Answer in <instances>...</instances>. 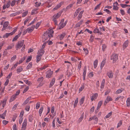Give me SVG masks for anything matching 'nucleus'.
<instances>
[{
    "label": "nucleus",
    "mask_w": 130,
    "mask_h": 130,
    "mask_svg": "<svg viewBox=\"0 0 130 130\" xmlns=\"http://www.w3.org/2000/svg\"><path fill=\"white\" fill-rule=\"evenodd\" d=\"M28 12V11H27L23 12L22 14V17H25L27 14Z\"/></svg>",
    "instance_id": "a18cd8bd"
},
{
    "label": "nucleus",
    "mask_w": 130,
    "mask_h": 130,
    "mask_svg": "<svg viewBox=\"0 0 130 130\" xmlns=\"http://www.w3.org/2000/svg\"><path fill=\"white\" fill-rule=\"evenodd\" d=\"M64 3V1H61L53 9V10H56L60 8L62 5H63Z\"/></svg>",
    "instance_id": "6e6552de"
},
{
    "label": "nucleus",
    "mask_w": 130,
    "mask_h": 130,
    "mask_svg": "<svg viewBox=\"0 0 130 130\" xmlns=\"http://www.w3.org/2000/svg\"><path fill=\"white\" fill-rule=\"evenodd\" d=\"M30 108V106L29 105H27L26 106L25 110H26V111H29Z\"/></svg>",
    "instance_id": "8fccbe9b"
},
{
    "label": "nucleus",
    "mask_w": 130,
    "mask_h": 130,
    "mask_svg": "<svg viewBox=\"0 0 130 130\" xmlns=\"http://www.w3.org/2000/svg\"><path fill=\"white\" fill-rule=\"evenodd\" d=\"M6 112L7 111L6 110L2 114L0 115V118H1L3 119H5V117L6 116Z\"/></svg>",
    "instance_id": "bb28decb"
},
{
    "label": "nucleus",
    "mask_w": 130,
    "mask_h": 130,
    "mask_svg": "<svg viewBox=\"0 0 130 130\" xmlns=\"http://www.w3.org/2000/svg\"><path fill=\"white\" fill-rule=\"evenodd\" d=\"M118 55L117 54H113L111 57V60L113 63L115 62L118 59Z\"/></svg>",
    "instance_id": "20e7f679"
},
{
    "label": "nucleus",
    "mask_w": 130,
    "mask_h": 130,
    "mask_svg": "<svg viewBox=\"0 0 130 130\" xmlns=\"http://www.w3.org/2000/svg\"><path fill=\"white\" fill-rule=\"evenodd\" d=\"M64 19H62L61 20V22L59 25V29H61L66 25L67 21H65L64 22Z\"/></svg>",
    "instance_id": "f03ea898"
},
{
    "label": "nucleus",
    "mask_w": 130,
    "mask_h": 130,
    "mask_svg": "<svg viewBox=\"0 0 130 130\" xmlns=\"http://www.w3.org/2000/svg\"><path fill=\"white\" fill-rule=\"evenodd\" d=\"M61 15V14L60 13H57L56 14H54L53 17V20L55 23V25H57L58 22L56 20V19L59 18Z\"/></svg>",
    "instance_id": "7ed1b4c3"
},
{
    "label": "nucleus",
    "mask_w": 130,
    "mask_h": 130,
    "mask_svg": "<svg viewBox=\"0 0 130 130\" xmlns=\"http://www.w3.org/2000/svg\"><path fill=\"white\" fill-rule=\"evenodd\" d=\"M71 37L70 35H69L67 37V38L66 41V42L68 44H71Z\"/></svg>",
    "instance_id": "f3484780"
},
{
    "label": "nucleus",
    "mask_w": 130,
    "mask_h": 130,
    "mask_svg": "<svg viewBox=\"0 0 130 130\" xmlns=\"http://www.w3.org/2000/svg\"><path fill=\"white\" fill-rule=\"evenodd\" d=\"M85 97L83 96L80 100L79 101V103L80 105H82L83 104L85 100Z\"/></svg>",
    "instance_id": "a878e982"
},
{
    "label": "nucleus",
    "mask_w": 130,
    "mask_h": 130,
    "mask_svg": "<svg viewBox=\"0 0 130 130\" xmlns=\"http://www.w3.org/2000/svg\"><path fill=\"white\" fill-rule=\"evenodd\" d=\"M46 77L48 78H50L52 76L53 74V72L50 70L46 72Z\"/></svg>",
    "instance_id": "423d86ee"
},
{
    "label": "nucleus",
    "mask_w": 130,
    "mask_h": 130,
    "mask_svg": "<svg viewBox=\"0 0 130 130\" xmlns=\"http://www.w3.org/2000/svg\"><path fill=\"white\" fill-rule=\"evenodd\" d=\"M44 53V51L43 50L40 49L38 51L37 53L38 55L42 56Z\"/></svg>",
    "instance_id": "4468645a"
},
{
    "label": "nucleus",
    "mask_w": 130,
    "mask_h": 130,
    "mask_svg": "<svg viewBox=\"0 0 130 130\" xmlns=\"http://www.w3.org/2000/svg\"><path fill=\"white\" fill-rule=\"evenodd\" d=\"M27 124V121L26 119H25L23 123L22 126L26 127V126Z\"/></svg>",
    "instance_id": "4be33fe9"
},
{
    "label": "nucleus",
    "mask_w": 130,
    "mask_h": 130,
    "mask_svg": "<svg viewBox=\"0 0 130 130\" xmlns=\"http://www.w3.org/2000/svg\"><path fill=\"white\" fill-rule=\"evenodd\" d=\"M13 130H18L17 128L16 127V124H14L13 126Z\"/></svg>",
    "instance_id": "052dcab7"
},
{
    "label": "nucleus",
    "mask_w": 130,
    "mask_h": 130,
    "mask_svg": "<svg viewBox=\"0 0 130 130\" xmlns=\"http://www.w3.org/2000/svg\"><path fill=\"white\" fill-rule=\"evenodd\" d=\"M28 119L30 122H31L32 120V116L31 115H30L29 116Z\"/></svg>",
    "instance_id": "69168bd1"
},
{
    "label": "nucleus",
    "mask_w": 130,
    "mask_h": 130,
    "mask_svg": "<svg viewBox=\"0 0 130 130\" xmlns=\"http://www.w3.org/2000/svg\"><path fill=\"white\" fill-rule=\"evenodd\" d=\"M92 118L93 119V120H94V123H97L98 121V118L96 116H93L92 117Z\"/></svg>",
    "instance_id": "c85d7f7f"
},
{
    "label": "nucleus",
    "mask_w": 130,
    "mask_h": 130,
    "mask_svg": "<svg viewBox=\"0 0 130 130\" xmlns=\"http://www.w3.org/2000/svg\"><path fill=\"white\" fill-rule=\"evenodd\" d=\"M4 44V42L3 41L0 43V50L2 49V47Z\"/></svg>",
    "instance_id": "864d4df0"
},
{
    "label": "nucleus",
    "mask_w": 130,
    "mask_h": 130,
    "mask_svg": "<svg viewBox=\"0 0 130 130\" xmlns=\"http://www.w3.org/2000/svg\"><path fill=\"white\" fill-rule=\"evenodd\" d=\"M122 91V90L120 89H118L116 91V94H119L121 93Z\"/></svg>",
    "instance_id": "6e6d98bb"
},
{
    "label": "nucleus",
    "mask_w": 130,
    "mask_h": 130,
    "mask_svg": "<svg viewBox=\"0 0 130 130\" xmlns=\"http://www.w3.org/2000/svg\"><path fill=\"white\" fill-rule=\"evenodd\" d=\"M78 98H77L74 102V107H75L77 105V104L78 103Z\"/></svg>",
    "instance_id": "58836bf2"
},
{
    "label": "nucleus",
    "mask_w": 130,
    "mask_h": 130,
    "mask_svg": "<svg viewBox=\"0 0 130 130\" xmlns=\"http://www.w3.org/2000/svg\"><path fill=\"white\" fill-rule=\"evenodd\" d=\"M23 120V118H20L19 120V123L20 124H21Z\"/></svg>",
    "instance_id": "338daca9"
},
{
    "label": "nucleus",
    "mask_w": 130,
    "mask_h": 130,
    "mask_svg": "<svg viewBox=\"0 0 130 130\" xmlns=\"http://www.w3.org/2000/svg\"><path fill=\"white\" fill-rule=\"evenodd\" d=\"M8 123V122L6 120H4L3 121V124L4 125H6Z\"/></svg>",
    "instance_id": "e2e57ef3"
},
{
    "label": "nucleus",
    "mask_w": 130,
    "mask_h": 130,
    "mask_svg": "<svg viewBox=\"0 0 130 130\" xmlns=\"http://www.w3.org/2000/svg\"><path fill=\"white\" fill-rule=\"evenodd\" d=\"M83 12L84 11H81L79 13L78 17V20H80V19L82 18V14L83 13Z\"/></svg>",
    "instance_id": "7c9ffc66"
},
{
    "label": "nucleus",
    "mask_w": 130,
    "mask_h": 130,
    "mask_svg": "<svg viewBox=\"0 0 130 130\" xmlns=\"http://www.w3.org/2000/svg\"><path fill=\"white\" fill-rule=\"evenodd\" d=\"M20 14V12H16L10 14V17H14L17 15H18Z\"/></svg>",
    "instance_id": "ea45409f"
},
{
    "label": "nucleus",
    "mask_w": 130,
    "mask_h": 130,
    "mask_svg": "<svg viewBox=\"0 0 130 130\" xmlns=\"http://www.w3.org/2000/svg\"><path fill=\"white\" fill-rule=\"evenodd\" d=\"M24 113V111L23 110L22 111L20 112V118H22Z\"/></svg>",
    "instance_id": "bf43d9fd"
},
{
    "label": "nucleus",
    "mask_w": 130,
    "mask_h": 130,
    "mask_svg": "<svg viewBox=\"0 0 130 130\" xmlns=\"http://www.w3.org/2000/svg\"><path fill=\"white\" fill-rule=\"evenodd\" d=\"M21 34V32H20L13 39L12 41H16L18 38L20 36Z\"/></svg>",
    "instance_id": "412c9836"
},
{
    "label": "nucleus",
    "mask_w": 130,
    "mask_h": 130,
    "mask_svg": "<svg viewBox=\"0 0 130 130\" xmlns=\"http://www.w3.org/2000/svg\"><path fill=\"white\" fill-rule=\"evenodd\" d=\"M126 104L128 106H130V98H128L126 100Z\"/></svg>",
    "instance_id": "c9c22d12"
},
{
    "label": "nucleus",
    "mask_w": 130,
    "mask_h": 130,
    "mask_svg": "<svg viewBox=\"0 0 130 130\" xmlns=\"http://www.w3.org/2000/svg\"><path fill=\"white\" fill-rule=\"evenodd\" d=\"M93 32L94 33H100V32L97 28H95Z\"/></svg>",
    "instance_id": "09e8293b"
},
{
    "label": "nucleus",
    "mask_w": 130,
    "mask_h": 130,
    "mask_svg": "<svg viewBox=\"0 0 130 130\" xmlns=\"http://www.w3.org/2000/svg\"><path fill=\"white\" fill-rule=\"evenodd\" d=\"M73 4H70L67 6L66 8H64L63 10L65 11H67L68 10L70 9L72 7Z\"/></svg>",
    "instance_id": "dca6fc26"
},
{
    "label": "nucleus",
    "mask_w": 130,
    "mask_h": 130,
    "mask_svg": "<svg viewBox=\"0 0 130 130\" xmlns=\"http://www.w3.org/2000/svg\"><path fill=\"white\" fill-rule=\"evenodd\" d=\"M103 103L102 101H100L98 103L97 107V109L98 110L100 107Z\"/></svg>",
    "instance_id": "2f4dec72"
},
{
    "label": "nucleus",
    "mask_w": 130,
    "mask_h": 130,
    "mask_svg": "<svg viewBox=\"0 0 130 130\" xmlns=\"http://www.w3.org/2000/svg\"><path fill=\"white\" fill-rule=\"evenodd\" d=\"M112 98L110 96H107L104 103V105H106L109 101H112Z\"/></svg>",
    "instance_id": "0eeeda50"
},
{
    "label": "nucleus",
    "mask_w": 130,
    "mask_h": 130,
    "mask_svg": "<svg viewBox=\"0 0 130 130\" xmlns=\"http://www.w3.org/2000/svg\"><path fill=\"white\" fill-rule=\"evenodd\" d=\"M7 99V98H6L4 99L3 100L1 101L0 105H2L3 108H4L6 105Z\"/></svg>",
    "instance_id": "39448f33"
},
{
    "label": "nucleus",
    "mask_w": 130,
    "mask_h": 130,
    "mask_svg": "<svg viewBox=\"0 0 130 130\" xmlns=\"http://www.w3.org/2000/svg\"><path fill=\"white\" fill-rule=\"evenodd\" d=\"M83 50L85 53V54L86 55L88 54L89 51L88 50L87 48H84L83 49Z\"/></svg>",
    "instance_id": "603ef678"
},
{
    "label": "nucleus",
    "mask_w": 130,
    "mask_h": 130,
    "mask_svg": "<svg viewBox=\"0 0 130 130\" xmlns=\"http://www.w3.org/2000/svg\"><path fill=\"white\" fill-rule=\"evenodd\" d=\"M35 27V25H33L30 28H29L26 29L28 33H30L33 31Z\"/></svg>",
    "instance_id": "f8f14e48"
},
{
    "label": "nucleus",
    "mask_w": 130,
    "mask_h": 130,
    "mask_svg": "<svg viewBox=\"0 0 130 130\" xmlns=\"http://www.w3.org/2000/svg\"><path fill=\"white\" fill-rule=\"evenodd\" d=\"M43 110V107H41L40 109H39V116H41L42 112Z\"/></svg>",
    "instance_id": "f704fd0d"
},
{
    "label": "nucleus",
    "mask_w": 130,
    "mask_h": 130,
    "mask_svg": "<svg viewBox=\"0 0 130 130\" xmlns=\"http://www.w3.org/2000/svg\"><path fill=\"white\" fill-rule=\"evenodd\" d=\"M128 41L126 40L123 43V50H124L128 46Z\"/></svg>",
    "instance_id": "ddd939ff"
},
{
    "label": "nucleus",
    "mask_w": 130,
    "mask_h": 130,
    "mask_svg": "<svg viewBox=\"0 0 130 130\" xmlns=\"http://www.w3.org/2000/svg\"><path fill=\"white\" fill-rule=\"evenodd\" d=\"M9 80L8 79H7L6 81L5 84H4V86H7L9 83Z\"/></svg>",
    "instance_id": "4d7b16f0"
},
{
    "label": "nucleus",
    "mask_w": 130,
    "mask_h": 130,
    "mask_svg": "<svg viewBox=\"0 0 130 130\" xmlns=\"http://www.w3.org/2000/svg\"><path fill=\"white\" fill-rule=\"evenodd\" d=\"M54 31L52 29H50L48 31L44 33L42 38L44 41L47 40L48 38H51L53 36Z\"/></svg>",
    "instance_id": "f257e3e1"
},
{
    "label": "nucleus",
    "mask_w": 130,
    "mask_h": 130,
    "mask_svg": "<svg viewBox=\"0 0 130 130\" xmlns=\"http://www.w3.org/2000/svg\"><path fill=\"white\" fill-rule=\"evenodd\" d=\"M81 10V8H78L77 9L75 12L74 15V16L75 17H76L77 15H78V13Z\"/></svg>",
    "instance_id": "cd10ccee"
},
{
    "label": "nucleus",
    "mask_w": 130,
    "mask_h": 130,
    "mask_svg": "<svg viewBox=\"0 0 130 130\" xmlns=\"http://www.w3.org/2000/svg\"><path fill=\"white\" fill-rule=\"evenodd\" d=\"M37 9H34L32 10L31 12V14L33 15L37 13Z\"/></svg>",
    "instance_id": "c03bdc74"
},
{
    "label": "nucleus",
    "mask_w": 130,
    "mask_h": 130,
    "mask_svg": "<svg viewBox=\"0 0 130 130\" xmlns=\"http://www.w3.org/2000/svg\"><path fill=\"white\" fill-rule=\"evenodd\" d=\"M112 112H111L109 113L105 117L104 119H107L109 118L112 115Z\"/></svg>",
    "instance_id": "4c0bfd02"
},
{
    "label": "nucleus",
    "mask_w": 130,
    "mask_h": 130,
    "mask_svg": "<svg viewBox=\"0 0 130 130\" xmlns=\"http://www.w3.org/2000/svg\"><path fill=\"white\" fill-rule=\"evenodd\" d=\"M98 61L97 60H95L93 63V65L94 68H95L97 67Z\"/></svg>",
    "instance_id": "72a5a7b5"
},
{
    "label": "nucleus",
    "mask_w": 130,
    "mask_h": 130,
    "mask_svg": "<svg viewBox=\"0 0 130 130\" xmlns=\"http://www.w3.org/2000/svg\"><path fill=\"white\" fill-rule=\"evenodd\" d=\"M23 69L22 66H20L18 67L17 70V73L18 74H19L23 70Z\"/></svg>",
    "instance_id": "a211bd4d"
},
{
    "label": "nucleus",
    "mask_w": 130,
    "mask_h": 130,
    "mask_svg": "<svg viewBox=\"0 0 130 130\" xmlns=\"http://www.w3.org/2000/svg\"><path fill=\"white\" fill-rule=\"evenodd\" d=\"M41 22H38L36 25L35 28L36 29H38L39 26L40 25Z\"/></svg>",
    "instance_id": "de8ad7c7"
},
{
    "label": "nucleus",
    "mask_w": 130,
    "mask_h": 130,
    "mask_svg": "<svg viewBox=\"0 0 130 130\" xmlns=\"http://www.w3.org/2000/svg\"><path fill=\"white\" fill-rule=\"evenodd\" d=\"M107 75L109 78H112L113 76V73L111 71H109L107 73Z\"/></svg>",
    "instance_id": "9d476101"
},
{
    "label": "nucleus",
    "mask_w": 130,
    "mask_h": 130,
    "mask_svg": "<svg viewBox=\"0 0 130 130\" xmlns=\"http://www.w3.org/2000/svg\"><path fill=\"white\" fill-rule=\"evenodd\" d=\"M84 117V113H83L81 115L79 119L77 121L78 122L80 123Z\"/></svg>",
    "instance_id": "393cba45"
},
{
    "label": "nucleus",
    "mask_w": 130,
    "mask_h": 130,
    "mask_svg": "<svg viewBox=\"0 0 130 130\" xmlns=\"http://www.w3.org/2000/svg\"><path fill=\"white\" fill-rule=\"evenodd\" d=\"M31 99V96L29 97L28 98H27L23 103V104L24 105H25V104H27L28 103L29 100H30Z\"/></svg>",
    "instance_id": "c756f323"
},
{
    "label": "nucleus",
    "mask_w": 130,
    "mask_h": 130,
    "mask_svg": "<svg viewBox=\"0 0 130 130\" xmlns=\"http://www.w3.org/2000/svg\"><path fill=\"white\" fill-rule=\"evenodd\" d=\"M20 90H18L16 92L15 94H14V95H15L17 96V95H18L20 93Z\"/></svg>",
    "instance_id": "13d9d810"
},
{
    "label": "nucleus",
    "mask_w": 130,
    "mask_h": 130,
    "mask_svg": "<svg viewBox=\"0 0 130 130\" xmlns=\"http://www.w3.org/2000/svg\"><path fill=\"white\" fill-rule=\"evenodd\" d=\"M32 66V63L31 62H30L26 67V69H30L31 68Z\"/></svg>",
    "instance_id": "79ce46f5"
},
{
    "label": "nucleus",
    "mask_w": 130,
    "mask_h": 130,
    "mask_svg": "<svg viewBox=\"0 0 130 130\" xmlns=\"http://www.w3.org/2000/svg\"><path fill=\"white\" fill-rule=\"evenodd\" d=\"M106 59H104L103 60V61H102L101 65V69H102L103 67H104V66L105 64L106 63Z\"/></svg>",
    "instance_id": "aec40b11"
},
{
    "label": "nucleus",
    "mask_w": 130,
    "mask_h": 130,
    "mask_svg": "<svg viewBox=\"0 0 130 130\" xmlns=\"http://www.w3.org/2000/svg\"><path fill=\"white\" fill-rule=\"evenodd\" d=\"M84 88V85H82V86L79 88V92H80Z\"/></svg>",
    "instance_id": "3c124183"
},
{
    "label": "nucleus",
    "mask_w": 130,
    "mask_h": 130,
    "mask_svg": "<svg viewBox=\"0 0 130 130\" xmlns=\"http://www.w3.org/2000/svg\"><path fill=\"white\" fill-rule=\"evenodd\" d=\"M55 79L54 78H53L50 85V87H52L55 83Z\"/></svg>",
    "instance_id": "5701e85b"
},
{
    "label": "nucleus",
    "mask_w": 130,
    "mask_h": 130,
    "mask_svg": "<svg viewBox=\"0 0 130 130\" xmlns=\"http://www.w3.org/2000/svg\"><path fill=\"white\" fill-rule=\"evenodd\" d=\"M98 96V94L97 93H95L93 94L92 96H90L91 100L92 101L95 99H96Z\"/></svg>",
    "instance_id": "9b49d317"
},
{
    "label": "nucleus",
    "mask_w": 130,
    "mask_h": 130,
    "mask_svg": "<svg viewBox=\"0 0 130 130\" xmlns=\"http://www.w3.org/2000/svg\"><path fill=\"white\" fill-rule=\"evenodd\" d=\"M43 79L44 78L43 77H41L38 79L37 81L39 83H40L43 80Z\"/></svg>",
    "instance_id": "49530a36"
},
{
    "label": "nucleus",
    "mask_w": 130,
    "mask_h": 130,
    "mask_svg": "<svg viewBox=\"0 0 130 130\" xmlns=\"http://www.w3.org/2000/svg\"><path fill=\"white\" fill-rule=\"evenodd\" d=\"M83 21L82 20L80 21L78 23L76 24L74 26V28H76L78 27H79L82 24Z\"/></svg>",
    "instance_id": "b1692460"
},
{
    "label": "nucleus",
    "mask_w": 130,
    "mask_h": 130,
    "mask_svg": "<svg viewBox=\"0 0 130 130\" xmlns=\"http://www.w3.org/2000/svg\"><path fill=\"white\" fill-rule=\"evenodd\" d=\"M29 87H26L25 89L24 90L23 93H25L26 92L28 89Z\"/></svg>",
    "instance_id": "0e129e2a"
},
{
    "label": "nucleus",
    "mask_w": 130,
    "mask_h": 130,
    "mask_svg": "<svg viewBox=\"0 0 130 130\" xmlns=\"http://www.w3.org/2000/svg\"><path fill=\"white\" fill-rule=\"evenodd\" d=\"M17 58V56L15 55L12 57L10 61L11 62H13L14 60H15Z\"/></svg>",
    "instance_id": "a19ab883"
},
{
    "label": "nucleus",
    "mask_w": 130,
    "mask_h": 130,
    "mask_svg": "<svg viewBox=\"0 0 130 130\" xmlns=\"http://www.w3.org/2000/svg\"><path fill=\"white\" fill-rule=\"evenodd\" d=\"M32 57L31 56L27 58V59L26 61L27 62H29L31 59Z\"/></svg>",
    "instance_id": "680f3d73"
},
{
    "label": "nucleus",
    "mask_w": 130,
    "mask_h": 130,
    "mask_svg": "<svg viewBox=\"0 0 130 130\" xmlns=\"http://www.w3.org/2000/svg\"><path fill=\"white\" fill-rule=\"evenodd\" d=\"M9 25V22H5L3 25V27L4 28H6Z\"/></svg>",
    "instance_id": "e433bc0d"
},
{
    "label": "nucleus",
    "mask_w": 130,
    "mask_h": 130,
    "mask_svg": "<svg viewBox=\"0 0 130 130\" xmlns=\"http://www.w3.org/2000/svg\"><path fill=\"white\" fill-rule=\"evenodd\" d=\"M113 9L114 10H117L118 9V7L117 6H115V5H113Z\"/></svg>",
    "instance_id": "774afa93"
},
{
    "label": "nucleus",
    "mask_w": 130,
    "mask_h": 130,
    "mask_svg": "<svg viewBox=\"0 0 130 130\" xmlns=\"http://www.w3.org/2000/svg\"><path fill=\"white\" fill-rule=\"evenodd\" d=\"M16 98L17 96H16L15 95H13L11 97L10 99L9 100V102L10 103L12 102V101L14 100Z\"/></svg>",
    "instance_id": "6ab92c4d"
},
{
    "label": "nucleus",
    "mask_w": 130,
    "mask_h": 130,
    "mask_svg": "<svg viewBox=\"0 0 130 130\" xmlns=\"http://www.w3.org/2000/svg\"><path fill=\"white\" fill-rule=\"evenodd\" d=\"M24 44V41L22 40L18 42V44L16 46L17 48H20Z\"/></svg>",
    "instance_id": "1a4fd4ad"
},
{
    "label": "nucleus",
    "mask_w": 130,
    "mask_h": 130,
    "mask_svg": "<svg viewBox=\"0 0 130 130\" xmlns=\"http://www.w3.org/2000/svg\"><path fill=\"white\" fill-rule=\"evenodd\" d=\"M40 103L39 102L37 103L36 105V108L37 109H38L40 107Z\"/></svg>",
    "instance_id": "5fc2aeb1"
},
{
    "label": "nucleus",
    "mask_w": 130,
    "mask_h": 130,
    "mask_svg": "<svg viewBox=\"0 0 130 130\" xmlns=\"http://www.w3.org/2000/svg\"><path fill=\"white\" fill-rule=\"evenodd\" d=\"M25 57H24L22 58H21L20 60H19V64L22 63L23 61L25 60Z\"/></svg>",
    "instance_id": "37998d69"
},
{
    "label": "nucleus",
    "mask_w": 130,
    "mask_h": 130,
    "mask_svg": "<svg viewBox=\"0 0 130 130\" xmlns=\"http://www.w3.org/2000/svg\"><path fill=\"white\" fill-rule=\"evenodd\" d=\"M66 35L65 33H63L62 34L59 35L58 36V38L60 40H61L63 39Z\"/></svg>",
    "instance_id": "2eb2a0df"
},
{
    "label": "nucleus",
    "mask_w": 130,
    "mask_h": 130,
    "mask_svg": "<svg viewBox=\"0 0 130 130\" xmlns=\"http://www.w3.org/2000/svg\"><path fill=\"white\" fill-rule=\"evenodd\" d=\"M42 56L37 55L36 58V62H39L41 60Z\"/></svg>",
    "instance_id": "473e14b6"
}]
</instances>
